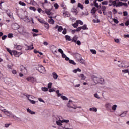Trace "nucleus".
Wrapping results in <instances>:
<instances>
[{
  "label": "nucleus",
  "instance_id": "59",
  "mask_svg": "<svg viewBox=\"0 0 129 129\" xmlns=\"http://www.w3.org/2000/svg\"><path fill=\"white\" fill-rule=\"evenodd\" d=\"M75 43H76V44H77L78 46H80V45H81V42H80V40H78L76 41V42Z\"/></svg>",
  "mask_w": 129,
  "mask_h": 129
},
{
  "label": "nucleus",
  "instance_id": "47",
  "mask_svg": "<svg viewBox=\"0 0 129 129\" xmlns=\"http://www.w3.org/2000/svg\"><path fill=\"white\" fill-rule=\"evenodd\" d=\"M30 10H31V11H33L34 12H36V8L35 7H30L29 8Z\"/></svg>",
  "mask_w": 129,
  "mask_h": 129
},
{
  "label": "nucleus",
  "instance_id": "36",
  "mask_svg": "<svg viewBox=\"0 0 129 129\" xmlns=\"http://www.w3.org/2000/svg\"><path fill=\"white\" fill-rule=\"evenodd\" d=\"M53 7L55 8V10H58V9H59V5H58V4L57 3L54 4Z\"/></svg>",
  "mask_w": 129,
  "mask_h": 129
},
{
  "label": "nucleus",
  "instance_id": "57",
  "mask_svg": "<svg viewBox=\"0 0 129 129\" xmlns=\"http://www.w3.org/2000/svg\"><path fill=\"white\" fill-rule=\"evenodd\" d=\"M42 91H48V88L44 87V88H42Z\"/></svg>",
  "mask_w": 129,
  "mask_h": 129
},
{
  "label": "nucleus",
  "instance_id": "63",
  "mask_svg": "<svg viewBox=\"0 0 129 129\" xmlns=\"http://www.w3.org/2000/svg\"><path fill=\"white\" fill-rule=\"evenodd\" d=\"M67 106H68L69 108H71V107H72V106H71L70 103H68L67 104Z\"/></svg>",
  "mask_w": 129,
  "mask_h": 129
},
{
  "label": "nucleus",
  "instance_id": "27",
  "mask_svg": "<svg viewBox=\"0 0 129 129\" xmlns=\"http://www.w3.org/2000/svg\"><path fill=\"white\" fill-rule=\"evenodd\" d=\"M71 12H72V13H73L74 14H75V15L76 16V15H77V10L75 9H72L71 10Z\"/></svg>",
  "mask_w": 129,
  "mask_h": 129
},
{
  "label": "nucleus",
  "instance_id": "22",
  "mask_svg": "<svg viewBox=\"0 0 129 129\" xmlns=\"http://www.w3.org/2000/svg\"><path fill=\"white\" fill-rule=\"evenodd\" d=\"M62 122H61V120H57L56 121V124H57V125H58L59 126H60V125H63V124H62Z\"/></svg>",
  "mask_w": 129,
  "mask_h": 129
},
{
  "label": "nucleus",
  "instance_id": "49",
  "mask_svg": "<svg viewBox=\"0 0 129 129\" xmlns=\"http://www.w3.org/2000/svg\"><path fill=\"white\" fill-rule=\"evenodd\" d=\"M8 38H13L14 37V34L13 33H9L8 35Z\"/></svg>",
  "mask_w": 129,
  "mask_h": 129
},
{
  "label": "nucleus",
  "instance_id": "55",
  "mask_svg": "<svg viewBox=\"0 0 129 129\" xmlns=\"http://www.w3.org/2000/svg\"><path fill=\"white\" fill-rule=\"evenodd\" d=\"M24 21L26 23H30V22H31V20H30L29 18L27 19H24Z\"/></svg>",
  "mask_w": 129,
  "mask_h": 129
},
{
  "label": "nucleus",
  "instance_id": "3",
  "mask_svg": "<svg viewBox=\"0 0 129 129\" xmlns=\"http://www.w3.org/2000/svg\"><path fill=\"white\" fill-rule=\"evenodd\" d=\"M18 32L21 34V35H27V34H28V32H27L25 30V28H24V27H19L18 28Z\"/></svg>",
  "mask_w": 129,
  "mask_h": 129
},
{
  "label": "nucleus",
  "instance_id": "45",
  "mask_svg": "<svg viewBox=\"0 0 129 129\" xmlns=\"http://www.w3.org/2000/svg\"><path fill=\"white\" fill-rule=\"evenodd\" d=\"M5 114L6 115H7L8 116H11V117H15V116L14 115H13V113H12V114H10L8 113H5Z\"/></svg>",
  "mask_w": 129,
  "mask_h": 129
},
{
  "label": "nucleus",
  "instance_id": "14",
  "mask_svg": "<svg viewBox=\"0 0 129 129\" xmlns=\"http://www.w3.org/2000/svg\"><path fill=\"white\" fill-rule=\"evenodd\" d=\"M7 14L8 16H9V18H13V13H11V11L7 10Z\"/></svg>",
  "mask_w": 129,
  "mask_h": 129
},
{
  "label": "nucleus",
  "instance_id": "28",
  "mask_svg": "<svg viewBox=\"0 0 129 129\" xmlns=\"http://www.w3.org/2000/svg\"><path fill=\"white\" fill-rule=\"evenodd\" d=\"M122 2H119L118 3H117L115 7L117 8V7H122Z\"/></svg>",
  "mask_w": 129,
  "mask_h": 129
},
{
  "label": "nucleus",
  "instance_id": "41",
  "mask_svg": "<svg viewBox=\"0 0 129 129\" xmlns=\"http://www.w3.org/2000/svg\"><path fill=\"white\" fill-rule=\"evenodd\" d=\"M38 21L41 24H44L45 22V21H44V20H43L42 19H38Z\"/></svg>",
  "mask_w": 129,
  "mask_h": 129
},
{
  "label": "nucleus",
  "instance_id": "21",
  "mask_svg": "<svg viewBox=\"0 0 129 129\" xmlns=\"http://www.w3.org/2000/svg\"><path fill=\"white\" fill-rule=\"evenodd\" d=\"M78 40V37L76 35L74 36V37L72 39V42H74V43L76 42V41Z\"/></svg>",
  "mask_w": 129,
  "mask_h": 129
},
{
  "label": "nucleus",
  "instance_id": "7",
  "mask_svg": "<svg viewBox=\"0 0 129 129\" xmlns=\"http://www.w3.org/2000/svg\"><path fill=\"white\" fill-rule=\"evenodd\" d=\"M49 18H50V19L48 20V23H49V24H51V25H54V24H55V21H54V19H52L53 17L52 16H48Z\"/></svg>",
  "mask_w": 129,
  "mask_h": 129
},
{
  "label": "nucleus",
  "instance_id": "33",
  "mask_svg": "<svg viewBox=\"0 0 129 129\" xmlns=\"http://www.w3.org/2000/svg\"><path fill=\"white\" fill-rule=\"evenodd\" d=\"M81 29L82 30H88V28H87V26L86 25H84L83 26L81 27Z\"/></svg>",
  "mask_w": 129,
  "mask_h": 129
},
{
  "label": "nucleus",
  "instance_id": "2",
  "mask_svg": "<svg viewBox=\"0 0 129 129\" xmlns=\"http://www.w3.org/2000/svg\"><path fill=\"white\" fill-rule=\"evenodd\" d=\"M37 70L43 74H45V73H46V69L43 66L39 65Z\"/></svg>",
  "mask_w": 129,
  "mask_h": 129
},
{
  "label": "nucleus",
  "instance_id": "30",
  "mask_svg": "<svg viewBox=\"0 0 129 129\" xmlns=\"http://www.w3.org/2000/svg\"><path fill=\"white\" fill-rule=\"evenodd\" d=\"M34 98H35V97H34V96H33L32 95H28V100H29V101L32 100H31L32 99H33Z\"/></svg>",
  "mask_w": 129,
  "mask_h": 129
},
{
  "label": "nucleus",
  "instance_id": "58",
  "mask_svg": "<svg viewBox=\"0 0 129 129\" xmlns=\"http://www.w3.org/2000/svg\"><path fill=\"white\" fill-rule=\"evenodd\" d=\"M77 23L79 24L80 25H83V22L81 20H78L77 21Z\"/></svg>",
  "mask_w": 129,
  "mask_h": 129
},
{
  "label": "nucleus",
  "instance_id": "35",
  "mask_svg": "<svg viewBox=\"0 0 129 129\" xmlns=\"http://www.w3.org/2000/svg\"><path fill=\"white\" fill-rule=\"evenodd\" d=\"M17 50H22L23 49V46L21 45H17L16 46Z\"/></svg>",
  "mask_w": 129,
  "mask_h": 129
},
{
  "label": "nucleus",
  "instance_id": "17",
  "mask_svg": "<svg viewBox=\"0 0 129 129\" xmlns=\"http://www.w3.org/2000/svg\"><path fill=\"white\" fill-rule=\"evenodd\" d=\"M52 76L53 79H54L55 80H56L57 78H58V75H57V73H56L55 72L52 73Z\"/></svg>",
  "mask_w": 129,
  "mask_h": 129
},
{
  "label": "nucleus",
  "instance_id": "60",
  "mask_svg": "<svg viewBox=\"0 0 129 129\" xmlns=\"http://www.w3.org/2000/svg\"><path fill=\"white\" fill-rule=\"evenodd\" d=\"M81 29H82L81 27H80L77 28L76 29V32H80Z\"/></svg>",
  "mask_w": 129,
  "mask_h": 129
},
{
  "label": "nucleus",
  "instance_id": "46",
  "mask_svg": "<svg viewBox=\"0 0 129 129\" xmlns=\"http://www.w3.org/2000/svg\"><path fill=\"white\" fill-rule=\"evenodd\" d=\"M72 26L74 27V28H77V27H78V23H75L74 24H73Z\"/></svg>",
  "mask_w": 129,
  "mask_h": 129
},
{
  "label": "nucleus",
  "instance_id": "62",
  "mask_svg": "<svg viewBox=\"0 0 129 129\" xmlns=\"http://www.w3.org/2000/svg\"><path fill=\"white\" fill-rule=\"evenodd\" d=\"M58 51L59 52V53H60V54H63V50H62V49H61V48H59L58 49Z\"/></svg>",
  "mask_w": 129,
  "mask_h": 129
},
{
  "label": "nucleus",
  "instance_id": "64",
  "mask_svg": "<svg viewBox=\"0 0 129 129\" xmlns=\"http://www.w3.org/2000/svg\"><path fill=\"white\" fill-rule=\"evenodd\" d=\"M125 25L126 26L129 25V20H127L125 23Z\"/></svg>",
  "mask_w": 129,
  "mask_h": 129
},
{
  "label": "nucleus",
  "instance_id": "44",
  "mask_svg": "<svg viewBox=\"0 0 129 129\" xmlns=\"http://www.w3.org/2000/svg\"><path fill=\"white\" fill-rule=\"evenodd\" d=\"M90 52H91L94 55H95V54H96V50L94 49H90Z\"/></svg>",
  "mask_w": 129,
  "mask_h": 129
},
{
  "label": "nucleus",
  "instance_id": "20",
  "mask_svg": "<svg viewBox=\"0 0 129 129\" xmlns=\"http://www.w3.org/2000/svg\"><path fill=\"white\" fill-rule=\"evenodd\" d=\"M21 68V71H22V72H27V69H26V68H25V67H24L23 66H21L20 67Z\"/></svg>",
  "mask_w": 129,
  "mask_h": 129
},
{
  "label": "nucleus",
  "instance_id": "10",
  "mask_svg": "<svg viewBox=\"0 0 129 129\" xmlns=\"http://www.w3.org/2000/svg\"><path fill=\"white\" fill-rule=\"evenodd\" d=\"M27 49H26V51H30V50H33L34 49V47L33 46V44L32 45H26Z\"/></svg>",
  "mask_w": 129,
  "mask_h": 129
},
{
  "label": "nucleus",
  "instance_id": "25",
  "mask_svg": "<svg viewBox=\"0 0 129 129\" xmlns=\"http://www.w3.org/2000/svg\"><path fill=\"white\" fill-rule=\"evenodd\" d=\"M90 111H94L95 112H96L97 111V109L95 107L90 108L89 109Z\"/></svg>",
  "mask_w": 129,
  "mask_h": 129
},
{
  "label": "nucleus",
  "instance_id": "39",
  "mask_svg": "<svg viewBox=\"0 0 129 129\" xmlns=\"http://www.w3.org/2000/svg\"><path fill=\"white\" fill-rule=\"evenodd\" d=\"M57 31L58 32H62V31H63V28L62 26H59Z\"/></svg>",
  "mask_w": 129,
  "mask_h": 129
},
{
  "label": "nucleus",
  "instance_id": "19",
  "mask_svg": "<svg viewBox=\"0 0 129 129\" xmlns=\"http://www.w3.org/2000/svg\"><path fill=\"white\" fill-rule=\"evenodd\" d=\"M27 112H28L29 113H30V114H36V112L32 111L31 109L29 108H27Z\"/></svg>",
  "mask_w": 129,
  "mask_h": 129
},
{
  "label": "nucleus",
  "instance_id": "1",
  "mask_svg": "<svg viewBox=\"0 0 129 129\" xmlns=\"http://www.w3.org/2000/svg\"><path fill=\"white\" fill-rule=\"evenodd\" d=\"M92 80L95 83V84H98V83H100V84H104V79L95 77V76H92Z\"/></svg>",
  "mask_w": 129,
  "mask_h": 129
},
{
  "label": "nucleus",
  "instance_id": "11",
  "mask_svg": "<svg viewBox=\"0 0 129 129\" xmlns=\"http://www.w3.org/2000/svg\"><path fill=\"white\" fill-rule=\"evenodd\" d=\"M78 62H79L81 63V64H83V65H86V62H85V60L81 57L79 60H78Z\"/></svg>",
  "mask_w": 129,
  "mask_h": 129
},
{
  "label": "nucleus",
  "instance_id": "31",
  "mask_svg": "<svg viewBox=\"0 0 129 129\" xmlns=\"http://www.w3.org/2000/svg\"><path fill=\"white\" fill-rule=\"evenodd\" d=\"M78 8H80V9L81 10H83V9H84L83 5H82L80 3H78Z\"/></svg>",
  "mask_w": 129,
  "mask_h": 129
},
{
  "label": "nucleus",
  "instance_id": "26",
  "mask_svg": "<svg viewBox=\"0 0 129 129\" xmlns=\"http://www.w3.org/2000/svg\"><path fill=\"white\" fill-rule=\"evenodd\" d=\"M96 12V10H95V7H93L92 9L91 10V13L93 15H94V14H95Z\"/></svg>",
  "mask_w": 129,
  "mask_h": 129
},
{
  "label": "nucleus",
  "instance_id": "23",
  "mask_svg": "<svg viewBox=\"0 0 129 129\" xmlns=\"http://www.w3.org/2000/svg\"><path fill=\"white\" fill-rule=\"evenodd\" d=\"M2 110L3 112H4V113H9V114H12V113L8 110H7V109H3V110Z\"/></svg>",
  "mask_w": 129,
  "mask_h": 129
},
{
  "label": "nucleus",
  "instance_id": "53",
  "mask_svg": "<svg viewBox=\"0 0 129 129\" xmlns=\"http://www.w3.org/2000/svg\"><path fill=\"white\" fill-rule=\"evenodd\" d=\"M94 6H95L96 8H98V3H96V0H95Z\"/></svg>",
  "mask_w": 129,
  "mask_h": 129
},
{
  "label": "nucleus",
  "instance_id": "29",
  "mask_svg": "<svg viewBox=\"0 0 129 129\" xmlns=\"http://www.w3.org/2000/svg\"><path fill=\"white\" fill-rule=\"evenodd\" d=\"M117 107V105H114L113 106H112V110H114V111H115V110H116V108Z\"/></svg>",
  "mask_w": 129,
  "mask_h": 129
},
{
  "label": "nucleus",
  "instance_id": "13",
  "mask_svg": "<svg viewBox=\"0 0 129 129\" xmlns=\"http://www.w3.org/2000/svg\"><path fill=\"white\" fill-rule=\"evenodd\" d=\"M45 14H47V15H48V16H49V17H51V16H50V15H52V12H51V10H45Z\"/></svg>",
  "mask_w": 129,
  "mask_h": 129
},
{
  "label": "nucleus",
  "instance_id": "18",
  "mask_svg": "<svg viewBox=\"0 0 129 129\" xmlns=\"http://www.w3.org/2000/svg\"><path fill=\"white\" fill-rule=\"evenodd\" d=\"M118 67L120 68H125V65L124 64V62H121L120 63H118Z\"/></svg>",
  "mask_w": 129,
  "mask_h": 129
},
{
  "label": "nucleus",
  "instance_id": "24",
  "mask_svg": "<svg viewBox=\"0 0 129 129\" xmlns=\"http://www.w3.org/2000/svg\"><path fill=\"white\" fill-rule=\"evenodd\" d=\"M65 37H66V40L67 41H72V39H71V37H70V36H69V35H66Z\"/></svg>",
  "mask_w": 129,
  "mask_h": 129
},
{
  "label": "nucleus",
  "instance_id": "8",
  "mask_svg": "<svg viewBox=\"0 0 129 129\" xmlns=\"http://www.w3.org/2000/svg\"><path fill=\"white\" fill-rule=\"evenodd\" d=\"M112 106L111 103H107L105 105V107L108 110H111Z\"/></svg>",
  "mask_w": 129,
  "mask_h": 129
},
{
  "label": "nucleus",
  "instance_id": "6",
  "mask_svg": "<svg viewBox=\"0 0 129 129\" xmlns=\"http://www.w3.org/2000/svg\"><path fill=\"white\" fill-rule=\"evenodd\" d=\"M12 27L13 30H18V29L20 28V26L18 25V24L16 23L12 24Z\"/></svg>",
  "mask_w": 129,
  "mask_h": 129
},
{
  "label": "nucleus",
  "instance_id": "12",
  "mask_svg": "<svg viewBox=\"0 0 129 129\" xmlns=\"http://www.w3.org/2000/svg\"><path fill=\"white\" fill-rule=\"evenodd\" d=\"M78 76L81 78V80H85V79H86V77H85L83 74H81Z\"/></svg>",
  "mask_w": 129,
  "mask_h": 129
},
{
  "label": "nucleus",
  "instance_id": "5",
  "mask_svg": "<svg viewBox=\"0 0 129 129\" xmlns=\"http://www.w3.org/2000/svg\"><path fill=\"white\" fill-rule=\"evenodd\" d=\"M73 56H74L76 60L77 61H79L81 58H82V57L81 56V55H80V54L76 53H74L73 54Z\"/></svg>",
  "mask_w": 129,
  "mask_h": 129
},
{
  "label": "nucleus",
  "instance_id": "38",
  "mask_svg": "<svg viewBox=\"0 0 129 129\" xmlns=\"http://www.w3.org/2000/svg\"><path fill=\"white\" fill-rule=\"evenodd\" d=\"M60 122H65L66 123H68V122H69V120L63 119L60 121Z\"/></svg>",
  "mask_w": 129,
  "mask_h": 129
},
{
  "label": "nucleus",
  "instance_id": "34",
  "mask_svg": "<svg viewBox=\"0 0 129 129\" xmlns=\"http://www.w3.org/2000/svg\"><path fill=\"white\" fill-rule=\"evenodd\" d=\"M58 129H68V128H66L65 125H60L59 126Z\"/></svg>",
  "mask_w": 129,
  "mask_h": 129
},
{
  "label": "nucleus",
  "instance_id": "48",
  "mask_svg": "<svg viewBox=\"0 0 129 129\" xmlns=\"http://www.w3.org/2000/svg\"><path fill=\"white\" fill-rule=\"evenodd\" d=\"M19 5H20V6H23V7H25V6H26V4H25V3L22 2H19Z\"/></svg>",
  "mask_w": 129,
  "mask_h": 129
},
{
  "label": "nucleus",
  "instance_id": "15",
  "mask_svg": "<svg viewBox=\"0 0 129 129\" xmlns=\"http://www.w3.org/2000/svg\"><path fill=\"white\" fill-rule=\"evenodd\" d=\"M127 113V111H125L119 115V116H121V117H124V116H126Z\"/></svg>",
  "mask_w": 129,
  "mask_h": 129
},
{
  "label": "nucleus",
  "instance_id": "9",
  "mask_svg": "<svg viewBox=\"0 0 129 129\" xmlns=\"http://www.w3.org/2000/svg\"><path fill=\"white\" fill-rule=\"evenodd\" d=\"M27 80H28V81H29L30 82H32V83L35 82V81H36V79H35L34 78L31 77H28L27 79Z\"/></svg>",
  "mask_w": 129,
  "mask_h": 129
},
{
  "label": "nucleus",
  "instance_id": "4",
  "mask_svg": "<svg viewBox=\"0 0 129 129\" xmlns=\"http://www.w3.org/2000/svg\"><path fill=\"white\" fill-rule=\"evenodd\" d=\"M4 81L6 84H12L13 80L10 78L6 77L4 79Z\"/></svg>",
  "mask_w": 129,
  "mask_h": 129
},
{
  "label": "nucleus",
  "instance_id": "61",
  "mask_svg": "<svg viewBox=\"0 0 129 129\" xmlns=\"http://www.w3.org/2000/svg\"><path fill=\"white\" fill-rule=\"evenodd\" d=\"M102 12H105V11H106V8L105 7V6L102 7Z\"/></svg>",
  "mask_w": 129,
  "mask_h": 129
},
{
  "label": "nucleus",
  "instance_id": "40",
  "mask_svg": "<svg viewBox=\"0 0 129 129\" xmlns=\"http://www.w3.org/2000/svg\"><path fill=\"white\" fill-rule=\"evenodd\" d=\"M69 63H70V64H73V65H76V63H75L73 60H69Z\"/></svg>",
  "mask_w": 129,
  "mask_h": 129
},
{
  "label": "nucleus",
  "instance_id": "52",
  "mask_svg": "<svg viewBox=\"0 0 129 129\" xmlns=\"http://www.w3.org/2000/svg\"><path fill=\"white\" fill-rule=\"evenodd\" d=\"M122 72H123V73H128L129 71L128 70H123Z\"/></svg>",
  "mask_w": 129,
  "mask_h": 129
},
{
  "label": "nucleus",
  "instance_id": "56",
  "mask_svg": "<svg viewBox=\"0 0 129 129\" xmlns=\"http://www.w3.org/2000/svg\"><path fill=\"white\" fill-rule=\"evenodd\" d=\"M113 22L115 23V24H118L119 22L118 20H117V19H116L115 18L113 19Z\"/></svg>",
  "mask_w": 129,
  "mask_h": 129
},
{
  "label": "nucleus",
  "instance_id": "16",
  "mask_svg": "<svg viewBox=\"0 0 129 129\" xmlns=\"http://www.w3.org/2000/svg\"><path fill=\"white\" fill-rule=\"evenodd\" d=\"M13 53L14 54V55L15 56H16L17 57V55H22V53H21V52H18V51H17V50H13Z\"/></svg>",
  "mask_w": 129,
  "mask_h": 129
},
{
  "label": "nucleus",
  "instance_id": "54",
  "mask_svg": "<svg viewBox=\"0 0 129 129\" xmlns=\"http://www.w3.org/2000/svg\"><path fill=\"white\" fill-rule=\"evenodd\" d=\"M94 97L96 98H97L98 99H99V98H100V97H99V96L97 94H94Z\"/></svg>",
  "mask_w": 129,
  "mask_h": 129
},
{
  "label": "nucleus",
  "instance_id": "50",
  "mask_svg": "<svg viewBox=\"0 0 129 129\" xmlns=\"http://www.w3.org/2000/svg\"><path fill=\"white\" fill-rule=\"evenodd\" d=\"M52 88V83H49L48 84V88L49 89H51Z\"/></svg>",
  "mask_w": 129,
  "mask_h": 129
},
{
  "label": "nucleus",
  "instance_id": "37",
  "mask_svg": "<svg viewBox=\"0 0 129 129\" xmlns=\"http://www.w3.org/2000/svg\"><path fill=\"white\" fill-rule=\"evenodd\" d=\"M60 98L63 100H68V98L67 97H66V96H61Z\"/></svg>",
  "mask_w": 129,
  "mask_h": 129
},
{
  "label": "nucleus",
  "instance_id": "43",
  "mask_svg": "<svg viewBox=\"0 0 129 129\" xmlns=\"http://www.w3.org/2000/svg\"><path fill=\"white\" fill-rule=\"evenodd\" d=\"M7 67L8 69H13V67H14V64H11V65L8 64L7 66Z\"/></svg>",
  "mask_w": 129,
  "mask_h": 129
},
{
  "label": "nucleus",
  "instance_id": "42",
  "mask_svg": "<svg viewBox=\"0 0 129 129\" xmlns=\"http://www.w3.org/2000/svg\"><path fill=\"white\" fill-rule=\"evenodd\" d=\"M7 50L10 53L11 55L13 56V52H12V50H11V49H10L9 48H7Z\"/></svg>",
  "mask_w": 129,
  "mask_h": 129
},
{
  "label": "nucleus",
  "instance_id": "51",
  "mask_svg": "<svg viewBox=\"0 0 129 129\" xmlns=\"http://www.w3.org/2000/svg\"><path fill=\"white\" fill-rule=\"evenodd\" d=\"M62 33V34H63V35H66V34L67 33V30L66 28L64 29V30Z\"/></svg>",
  "mask_w": 129,
  "mask_h": 129
},
{
  "label": "nucleus",
  "instance_id": "32",
  "mask_svg": "<svg viewBox=\"0 0 129 129\" xmlns=\"http://www.w3.org/2000/svg\"><path fill=\"white\" fill-rule=\"evenodd\" d=\"M43 24H44V27H45V28H46V29H49V24H48V23L45 22Z\"/></svg>",
  "mask_w": 129,
  "mask_h": 129
}]
</instances>
